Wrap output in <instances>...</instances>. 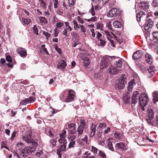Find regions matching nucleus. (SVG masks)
Listing matches in <instances>:
<instances>
[{
    "mask_svg": "<svg viewBox=\"0 0 158 158\" xmlns=\"http://www.w3.org/2000/svg\"><path fill=\"white\" fill-rule=\"evenodd\" d=\"M35 156L37 157H40L41 158H43L42 157L43 156V152L42 151H40L39 152H37L35 153ZM43 158H46L45 157H44Z\"/></svg>",
    "mask_w": 158,
    "mask_h": 158,
    "instance_id": "obj_36",
    "label": "nucleus"
},
{
    "mask_svg": "<svg viewBox=\"0 0 158 158\" xmlns=\"http://www.w3.org/2000/svg\"><path fill=\"white\" fill-rule=\"evenodd\" d=\"M16 131H14L11 135V136L10 138L11 140L13 139L16 136Z\"/></svg>",
    "mask_w": 158,
    "mask_h": 158,
    "instance_id": "obj_62",
    "label": "nucleus"
},
{
    "mask_svg": "<svg viewBox=\"0 0 158 158\" xmlns=\"http://www.w3.org/2000/svg\"><path fill=\"white\" fill-rule=\"evenodd\" d=\"M76 128H73L72 130H69L68 131L69 133L71 135H73L76 133Z\"/></svg>",
    "mask_w": 158,
    "mask_h": 158,
    "instance_id": "obj_48",
    "label": "nucleus"
},
{
    "mask_svg": "<svg viewBox=\"0 0 158 158\" xmlns=\"http://www.w3.org/2000/svg\"><path fill=\"white\" fill-rule=\"evenodd\" d=\"M95 155L92 152L87 151L85 152L83 155L82 158H94Z\"/></svg>",
    "mask_w": 158,
    "mask_h": 158,
    "instance_id": "obj_14",
    "label": "nucleus"
},
{
    "mask_svg": "<svg viewBox=\"0 0 158 158\" xmlns=\"http://www.w3.org/2000/svg\"><path fill=\"white\" fill-rule=\"evenodd\" d=\"M122 136V135L119 133L115 132L114 134V136L115 138L118 139H121Z\"/></svg>",
    "mask_w": 158,
    "mask_h": 158,
    "instance_id": "obj_41",
    "label": "nucleus"
},
{
    "mask_svg": "<svg viewBox=\"0 0 158 158\" xmlns=\"http://www.w3.org/2000/svg\"><path fill=\"white\" fill-rule=\"evenodd\" d=\"M96 126L95 125H93L91 127L90 130V136L91 137H93L95 136L96 133Z\"/></svg>",
    "mask_w": 158,
    "mask_h": 158,
    "instance_id": "obj_22",
    "label": "nucleus"
},
{
    "mask_svg": "<svg viewBox=\"0 0 158 158\" xmlns=\"http://www.w3.org/2000/svg\"><path fill=\"white\" fill-rule=\"evenodd\" d=\"M66 125L68 127L69 129L76 128V125L74 123L66 124Z\"/></svg>",
    "mask_w": 158,
    "mask_h": 158,
    "instance_id": "obj_38",
    "label": "nucleus"
},
{
    "mask_svg": "<svg viewBox=\"0 0 158 158\" xmlns=\"http://www.w3.org/2000/svg\"><path fill=\"white\" fill-rule=\"evenodd\" d=\"M89 12L91 14L92 16H94L95 14V11L94 10V7L92 6V7L89 10Z\"/></svg>",
    "mask_w": 158,
    "mask_h": 158,
    "instance_id": "obj_54",
    "label": "nucleus"
},
{
    "mask_svg": "<svg viewBox=\"0 0 158 158\" xmlns=\"http://www.w3.org/2000/svg\"><path fill=\"white\" fill-rule=\"evenodd\" d=\"M139 94L137 91H134L133 93L132 97V103L135 104L137 102L139 99Z\"/></svg>",
    "mask_w": 158,
    "mask_h": 158,
    "instance_id": "obj_10",
    "label": "nucleus"
},
{
    "mask_svg": "<svg viewBox=\"0 0 158 158\" xmlns=\"http://www.w3.org/2000/svg\"><path fill=\"white\" fill-rule=\"evenodd\" d=\"M98 149L94 147H92L91 151L90 152H92L93 153H94L95 155V156H96V154L97 152V151L98 150Z\"/></svg>",
    "mask_w": 158,
    "mask_h": 158,
    "instance_id": "obj_43",
    "label": "nucleus"
},
{
    "mask_svg": "<svg viewBox=\"0 0 158 158\" xmlns=\"http://www.w3.org/2000/svg\"><path fill=\"white\" fill-rule=\"evenodd\" d=\"M110 127H108L107 129L105 130L104 131L103 133L104 134H107L110 131Z\"/></svg>",
    "mask_w": 158,
    "mask_h": 158,
    "instance_id": "obj_64",
    "label": "nucleus"
},
{
    "mask_svg": "<svg viewBox=\"0 0 158 158\" xmlns=\"http://www.w3.org/2000/svg\"><path fill=\"white\" fill-rule=\"evenodd\" d=\"M147 115L146 117V120L147 123L149 124L154 126L153 119L154 116V111L151 108H148L147 110Z\"/></svg>",
    "mask_w": 158,
    "mask_h": 158,
    "instance_id": "obj_4",
    "label": "nucleus"
},
{
    "mask_svg": "<svg viewBox=\"0 0 158 158\" xmlns=\"http://www.w3.org/2000/svg\"><path fill=\"white\" fill-rule=\"evenodd\" d=\"M85 129V128L82 127H81L78 126L77 129V131L78 133V135L79 136L81 135L83 133L84 130Z\"/></svg>",
    "mask_w": 158,
    "mask_h": 158,
    "instance_id": "obj_30",
    "label": "nucleus"
},
{
    "mask_svg": "<svg viewBox=\"0 0 158 158\" xmlns=\"http://www.w3.org/2000/svg\"><path fill=\"white\" fill-rule=\"evenodd\" d=\"M109 73L110 75L116 74L118 72L117 69L114 67L109 65V68H108Z\"/></svg>",
    "mask_w": 158,
    "mask_h": 158,
    "instance_id": "obj_15",
    "label": "nucleus"
},
{
    "mask_svg": "<svg viewBox=\"0 0 158 158\" xmlns=\"http://www.w3.org/2000/svg\"><path fill=\"white\" fill-rule=\"evenodd\" d=\"M64 25V23L62 22H57L56 24V27L60 28Z\"/></svg>",
    "mask_w": 158,
    "mask_h": 158,
    "instance_id": "obj_50",
    "label": "nucleus"
},
{
    "mask_svg": "<svg viewBox=\"0 0 158 158\" xmlns=\"http://www.w3.org/2000/svg\"><path fill=\"white\" fill-rule=\"evenodd\" d=\"M39 19L40 20V23L41 25H43L46 24L47 23L46 19L45 17H40Z\"/></svg>",
    "mask_w": 158,
    "mask_h": 158,
    "instance_id": "obj_28",
    "label": "nucleus"
},
{
    "mask_svg": "<svg viewBox=\"0 0 158 158\" xmlns=\"http://www.w3.org/2000/svg\"><path fill=\"white\" fill-rule=\"evenodd\" d=\"M17 149H18L20 153L21 151H23V150L24 149V147L23 143H18L17 144Z\"/></svg>",
    "mask_w": 158,
    "mask_h": 158,
    "instance_id": "obj_27",
    "label": "nucleus"
},
{
    "mask_svg": "<svg viewBox=\"0 0 158 158\" xmlns=\"http://www.w3.org/2000/svg\"><path fill=\"white\" fill-rule=\"evenodd\" d=\"M45 45L44 44H43L41 46V48L40 50V52L42 53L45 52L48 55L49 53L47 49L45 48Z\"/></svg>",
    "mask_w": 158,
    "mask_h": 158,
    "instance_id": "obj_32",
    "label": "nucleus"
},
{
    "mask_svg": "<svg viewBox=\"0 0 158 158\" xmlns=\"http://www.w3.org/2000/svg\"><path fill=\"white\" fill-rule=\"evenodd\" d=\"M126 75L122 74L115 85V88L118 89L124 88V85L127 83Z\"/></svg>",
    "mask_w": 158,
    "mask_h": 158,
    "instance_id": "obj_3",
    "label": "nucleus"
},
{
    "mask_svg": "<svg viewBox=\"0 0 158 158\" xmlns=\"http://www.w3.org/2000/svg\"><path fill=\"white\" fill-rule=\"evenodd\" d=\"M67 142L63 144L60 146V149L62 151H64L65 150L66 144Z\"/></svg>",
    "mask_w": 158,
    "mask_h": 158,
    "instance_id": "obj_45",
    "label": "nucleus"
},
{
    "mask_svg": "<svg viewBox=\"0 0 158 158\" xmlns=\"http://www.w3.org/2000/svg\"><path fill=\"white\" fill-rule=\"evenodd\" d=\"M146 13L141 10L139 11L136 14V19L138 22H140L141 20H143L146 17Z\"/></svg>",
    "mask_w": 158,
    "mask_h": 158,
    "instance_id": "obj_7",
    "label": "nucleus"
},
{
    "mask_svg": "<svg viewBox=\"0 0 158 158\" xmlns=\"http://www.w3.org/2000/svg\"><path fill=\"white\" fill-rule=\"evenodd\" d=\"M73 23L74 25V29L75 30H77V28H80V25H79L77 23V22L76 20H74L73 21Z\"/></svg>",
    "mask_w": 158,
    "mask_h": 158,
    "instance_id": "obj_37",
    "label": "nucleus"
},
{
    "mask_svg": "<svg viewBox=\"0 0 158 158\" xmlns=\"http://www.w3.org/2000/svg\"><path fill=\"white\" fill-rule=\"evenodd\" d=\"M74 3V0H68V5L69 7H71L73 6Z\"/></svg>",
    "mask_w": 158,
    "mask_h": 158,
    "instance_id": "obj_47",
    "label": "nucleus"
},
{
    "mask_svg": "<svg viewBox=\"0 0 158 158\" xmlns=\"http://www.w3.org/2000/svg\"><path fill=\"white\" fill-rule=\"evenodd\" d=\"M123 99L125 103H127L131 101V97L129 93H126L123 96Z\"/></svg>",
    "mask_w": 158,
    "mask_h": 158,
    "instance_id": "obj_18",
    "label": "nucleus"
},
{
    "mask_svg": "<svg viewBox=\"0 0 158 158\" xmlns=\"http://www.w3.org/2000/svg\"><path fill=\"white\" fill-rule=\"evenodd\" d=\"M96 18L95 17H92L90 19H85L87 20L88 22H89L90 21H95L96 20Z\"/></svg>",
    "mask_w": 158,
    "mask_h": 158,
    "instance_id": "obj_59",
    "label": "nucleus"
},
{
    "mask_svg": "<svg viewBox=\"0 0 158 158\" xmlns=\"http://www.w3.org/2000/svg\"><path fill=\"white\" fill-rule=\"evenodd\" d=\"M119 13V11L116 8H113L111 9L108 12L107 16L109 17H113L116 16Z\"/></svg>",
    "mask_w": 158,
    "mask_h": 158,
    "instance_id": "obj_8",
    "label": "nucleus"
},
{
    "mask_svg": "<svg viewBox=\"0 0 158 158\" xmlns=\"http://www.w3.org/2000/svg\"><path fill=\"white\" fill-rule=\"evenodd\" d=\"M71 141L70 142L69 144V148H71L74 147V146L76 144V141L74 139L75 137L74 136H73Z\"/></svg>",
    "mask_w": 158,
    "mask_h": 158,
    "instance_id": "obj_25",
    "label": "nucleus"
},
{
    "mask_svg": "<svg viewBox=\"0 0 158 158\" xmlns=\"http://www.w3.org/2000/svg\"><path fill=\"white\" fill-rule=\"evenodd\" d=\"M135 85V83L134 82V81L131 80L128 83L127 88V90L128 91L127 93H130V92H131L132 89Z\"/></svg>",
    "mask_w": 158,
    "mask_h": 158,
    "instance_id": "obj_16",
    "label": "nucleus"
},
{
    "mask_svg": "<svg viewBox=\"0 0 158 158\" xmlns=\"http://www.w3.org/2000/svg\"><path fill=\"white\" fill-rule=\"evenodd\" d=\"M80 27L81 28V31L83 32H85L86 31L85 27L84 26L82 25H80Z\"/></svg>",
    "mask_w": 158,
    "mask_h": 158,
    "instance_id": "obj_57",
    "label": "nucleus"
},
{
    "mask_svg": "<svg viewBox=\"0 0 158 158\" xmlns=\"http://www.w3.org/2000/svg\"><path fill=\"white\" fill-rule=\"evenodd\" d=\"M86 123L84 119L81 118L80 120V124L78 126L85 129Z\"/></svg>",
    "mask_w": 158,
    "mask_h": 158,
    "instance_id": "obj_31",
    "label": "nucleus"
},
{
    "mask_svg": "<svg viewBox=\"0 0 158 158\" xmlns=\"http://www.w3.org/2000/svg\"><path fill=\"white\" fill-rule=\"evenodd\" d=\"M118 68H121L122 66V61L121 59H119L117 61H116L114 64Z\"/></svg>",
    "mask_w": 158,
    "mask_h": 158,
    "instance_id": "obj_35",
    "label": "nucleus"
},
{
    "mask_svg": "<svg viewBox=\"0 0 158 158\" xmlns=\"http://www.w3.org/2000/svg\"><path fill=\"white\" fill-rule=\"evenodd\" d=\"M115 148L116 149H118L123 150L126 148L125 144L123 142H119L116 143Z\"/></svg>",
    "mask_w": 158,
    "mask_h": 158,
    "instance_id": "obj_17",
    "label": "nucleus"
},
{
    "mask_svg": "<svg viewBox=\"0 0 158 158\" xmlns=\"http://www.w3.org/2000/svg\"><path fill=\"white\" fill-rule=\"evenodd\" d=\"M54 1V6L55 8H56L58 7L59 1L58 0H53Z\"/></svg>",
    "mask_w": 158,
    "mask_h": 158,
    "instance_id": "obj_49",
    "label": "nucleus"
},
{
    "mask_svg": "<svg viewBox=\"0 0 158 158\" xmlns=\"http://www.w3.org/2000/svg\"><path fill=\"white\" fill-rule=\"evenodd\" d=\"M139 6L141 7V8L144 10L145 11H147L148 10L149 7L147 4L143 2H142Z\"/></svg>",
    "mask_w": 158,
    "mask_h": 158,
    "instance_id": "obj_23",
    "label": "nucleus"
},
{
    "mask_svg": "<svg viewBox=\"0 0 158 158\" xmlns=\"http://www.w3.org/2000/svg\"><path fill=\"white\" fill-rule=\"evenodd\" d=\"M62 10L60 8H59L57 10L56 12L59 15H62L63 13Z\"/></svg>",
    "mask_w": 158,
    "mask_h": 158,
    "instance_id": "obj_56",
    "label": "nucleus"
},
{
    "mask_svg": "<svg viewBox=\"0 0 158 158\" xmlns=\"http://www.w3.org/2000/svg\"><path fill=\"white\" fill-rule=\"evenodd\" d=\"M108 57L115 58V56L111 57L106 56L102 57L100 63V68L101 69H106L107 66L110 64V62Z\"/></svg>",
    "mask_w": 158,
    "mask_h": 158,
    "instance_id": "obj_6",
    "label": "nucleus"
},
{
    "mask_svg": "<svg viewBox=\"0 0 158 158\" xmlns=\"http://www.w3.org/2000/svg\"><path fill=\"white\" fill-rule=\"evenodd\" d=\"M152 6L154 7L158 6V0H153L152 3Z\"/></svg>",
    "mask_w": 158,
    "mask_h": 158,
    "instance_id": "obj_39",
    "label": "nucleus"
},
{
    "mask_svg": "<svg viewBox=\"0 0 158 158\" xmlns=\"http://www.w3.org/2000/svg\"><path fill=\"white\" fill-rule=\"evenodd\" d=\"M156 71V69L153 66H150L147 68V75L148 77H152L155 74Z\"/></svg>",
    "mask_w": 158,
    "mask_h": 158,
    "instance_id": "obj_9",
    "label": "nucleus"
},
{
    "mask_svg": "<svg viewBox=\"0 0 158 158\" xmlns=\"http://www.w3.org/2000/svg\"><path fill=\"white\" fill-rule=\"evenodd\" d=\"M59 141L61 143H64V144L66 142V139L65 137H62L58 139Z\"/></svg>",
    "mask_w": 158,
    "mask_h": 158,
    "instance_id": "obj_46",
    "label": "nucleus"
},
{
    "mask_svg": "<svg viewBox=\"0 0 158 158\" xmlns=\"http://www.w3.org/2000/svg\"><path fill=\"white\" fill-rule=\"evenodd\" d=\"M35 98L34 97H30L22 101L23 104L25 105L29 103H31L35 101Z\"/></svg>",
    "mask_w": 158,
    "mask_h": 158,
    "instance_id": "obj_20",
    "label": "nucleus"
},
{
    "mask_svg": "<svg viewBox=\"0 0 158 158\" xmlns=\"http://www.w3.org/2000/svg\"><path fill=\"white\" fill-rule=\"evenodd\" d=\"M55 49L56 51H57L58 53H59L60 54H62L61 49L60 48H59L57 45H56L55 46Z\"/></svg>",
    "mask_w": 158,
    "mask_h": 158,
    "instance_id": "obj_53",
    "label": "nucleus"
},
{
    "mask_svg": "<svg viewBox=\"0 0 158 158\" xmlns=\"http://www.w3.org/2000/svg\"><path fill=\"white\" fill-rule=\"evenodd\" d=\"M145 58L148 63L151 64L152 63L153 60L152 56L148 53L145 55Z\"/></svg>",
    "mask_w": 158,
    "mask_h": 158,
    "instance_id": "obj_24",
    "label": "nucleus"
},
{
    "mask_svg": "<svg viewBox=\"0 0 158 158\" xmlns=\"http://www.w3.org/2000/svg\"><path fill=\"white\" fill-rule=\"evenodd\" d=\"M6 60L7 61L9 62H11L12 61L11 57L9 55L6 56Z\"/></svg>",
    "mask_w": 158,
    "mask_h": 158,
    "instance_id": "obj_60",
    "label": "nucleus"
},
{
    "mask_svg": "<svg viewBox=\"0 0 158 158\" xmlns=\"http://www.w3.org/2000/svg\"><path fill=\"white\" fill-rule=\"evenodd\" d=\"M99 40L100 41V45L101 46H104L106 44L105 41L102 39H99Z\"/></svg>",
    "mask_w": 158,
    "mask_h": 158,
    "instance_id": "obj_61",
    "label": "nucleus"
},
{
    "mask_svg": "<svg viewBox=\"0 0 158 158\" xmlns=\"http://www.w3.org/2000/svg\"><path fill=\"white\" fill-rule=\"evenodd\" d=\"M75 93L73 90H69L68 97L66 99V102H69L73 101L75 97Z\"/></svg>",
    "mask_w": 158,
    "mask_h": 158,
    "instance_id": "obj_11",
    "label": "nucleus"
},
{
    "mask_svg": "<svg viewBox=\"0 0 158 158\" xmlns=\"http://www.w3.org/2000/svg\"><path fill=\"white\" fill-rule=\"evenodd\" d=\"M102 132H101L99 131L97 132L96 134V139L100 138L102 136Z\"/></svg>",
    "mask_w": 158,
    "mask_h": 158,
    "instance_id": "obj_58",
    "label": "nucleus"
},
{
    "mask_svg": "<svg viewBox=\"0 0 158 158\" xmlns=\"http://www.w3.org/2000/svg\"><path fill=\"white\" fill-rule=\"evenodd\" d=\"M35 150V147L33 146L27 147L24 148L23 151H21L20 153V155L23 157H26L28 155H31Z\"/></svg>",
    "mask_w": 158,
    "mask_h": 158,
    "instance_id": "obj_5",
    "label": "nucleus"
},
{
    "mask_svg": "<svg viewBox=\"0 0 158 158\" xmlns=\"http://www.w3.org/2000/svg\"><path fill=\"white\" fill-rule=\"evenodd\" d=\"M148 24L149 25V27H152L154 25V22L151 19H148L147 22Z\"/></svg>",
    "mask_w": 158,
    "mask_h": 158,
    "instance_id": "obj_42",
    "label": "nucleus"
},
{
    "mask_svg": "<svg viewBox=\"0 0 158 158\" xmlns=\"http://www.w3.org/2000/svg\"><path fill=\"white\" fill-rule=\"evenodd\" d=\"M33 31L34 33L36 35H39L38 30L37 29V27L35 26H34L33 27Z\"/></svg>",
    "mask_w": 158,
    "mask_h": 158,
    "instance_id": "obj_44",
    "label": "nucleus"
},
{
    "mask_svg": "<svg viewBox=\"0 0 158 158\" xmlns=\"http://www.w3.org/2000/svg\"><path fill=\"white\" fill-rule=\"evenodd\" d=\"M113 25L115 28H120L122 27V24L121 22L118 21L114 22Z\"/></svg>",
    "mask_w": 158,
    "mask_h": 158,
    "instance_id": "obj_29",
    "label": "nucleus"
},
{
    "mask_svg": "<svg viewBox=\"0 0 158 158\" xmlns=\"http://www.w3.org/2000/svg\"><path fill=\"white\" fill-rule=\"evenodd\" d=\"M98 155L102 157L103 158H106V154L103 152H102L101 151H99Z\"/></svg>",
    "mask_w": 158,
    "mask_h": 158,
    "instance_id": "obj_51",
    "label": "nucleus"
},
{
    "mask_svg": "<svg viewBox=\"0 0 158 158\" xmlns=\"http://www.w3.org/2000/svg\"><path fill=\"white\" fill-rule=\"evenodd\" d=\"M40 4L42 6L44 7H45L46 4L43 0H40Z\"/></svg>",
    "mask_w": 158,
    "mask_h": 158,
    "instance_id": "obj_63",
    "label": "nucleus"
},
{
    "mask_svg": "<svg viewBox=\"0 0 158 158\" xmlns=\"http://www.w3.org/2000/svg\"><path fill=\"white\" fill-rule=\"evenodd\" d=\"M31 20L30 19L23 18L22 20V22L25 25H28L31 22Z\"/></svg>",
    "mask_w": 158,
    "mask_h": 158,
    "instance_id": "obj_34",
    "label": "nucleus"
},
{
    "mask_svg": "<svg viewBox=\"0 0 158 158\" xmlns=\"http://www.w3.org/2000/svg\"><path fill=\"white\" fill-rule=\"evenodd\" d=\"M110 139H108L107 141H108V143L107 144V147L111 151H114V148L113 147L112 143L111 142L109 141Z\"/></svg>",
    "mask_w": 158,
    "mask_h": 158,
    "instance_id": "obj_33",
    "label": "nucleus"
},
{
    "mask_svg": "<svg viewBox=\"0 0 158 158\" xmlns=\"http://www.w3.org/2000/svg\"><path fill=\"white\" fill-rule=\"evenodd\" d=\"M139 101L141 109L143 111H145L146 106L149 101L148 95L144 93H142L139 96Z\"/></svg>",
    "mask_w": 158,
    "mask_h": 158,
    "instance_id": "obj_1",
    "label": "nucleus"
},
{
    "mask_svg": "<svg viewBox=\"0 0 158 158\" xmlns=\"http://www.w3.org/2000/svg\"><path fill=\"white\" fill-rule=\"evenodd\" d=\"M140 69L143 73H147V69H146V67L144 65H141L140 67Z\"/></svg>",
    "mask_w": 158,
    "mask_h": 158,
    "instance_id": "obj_40",
    "label": "nucleus"
},
{
    "mask_svg": "<svg viewBox=\"0 0 158 158\" xmlns=\"http://www.w3.org/2000/svg\"><path fill=\"white\" fill-rule=\"evenodd\" d=\"M50 143L52 144L53 147L56 145V141L54 139H51Z\"/></svg>",
    "mask_w": 158,
    "mask_h": 158,
    "instance_id": "obj_55",
    "label": "nucleus"
},
{
    "mask_svg": "<svg viewBox=\"0 0 158 158\" xmlns=\"http://www.w3.org/2000/svg\"><path fill=\"white\" fill-rule=\"evenodd\" d=\"M67 65L66 62L64 60H62L59 62L57 65L58 69H64Z\"/></svg>",
    "mask_w": 158,
    "mask_h": 158,
    "instance_id": "obj_21",
    "label": "nucleus"
},
{
    "mask_svg": "<svg viewBox=\"0 0 158 158\" xmlns=\"http://www.w3.org/2000/svg\"><path fill=\"white\" fill-rule=\"evenodd\" d=\"M153 40L155 42H158V31L154 32L152 34Z\"/></svg>",
    "mask_w": 158,
    "mask_h": 158,
    "instance_id": "obj_26",
    "label": "nucleus"
},
{
    "mask_svg": "<svg viewBox=\"0 0 158 158\" xmlns=\"http://www.w3.org/2000/svg\"><path fill=\"white\" fill-rule=\"evenodd\" d=\"M149 25L148 24V23H145L144 25V29L146 31L148 30L149 28H152V27H149Z\"/></svg>",
    "mask_w": 158,
    "mask_h": 158,
    "instance_id": "obj_52",
    "label": "nucleus"
},
{
    "mask_svg": "<svg viewBox=\"0 0 158 158\" xmlns=\"http://www.w3.org/2000/svg\"><path fill=\"white\" fill-rule=\"evenodd\" d=\"M17 51L20 56L23 58H25L27 56V53L25 48H19L17 49Z\"/></svg>",
    "mask_w": 158,
    "mask_h": 158,
    "instance_id": "obj_12",
    "label": "nucleus"
},
{
    "mask_svg": "<svg viewBox=\"0 0 158 158\" xmlns=\"http://www.w3.org/2000/svg\"><path fill=\"white\" fill-rule=\"evenodd\" d=\"M153 103L158 105V92L155 91L152 93Z\"/></svg>",
    "mask_w": 158,
    "mask_h": 158,
    "instance_id": "obj_19",
    "label": "nucleus"
},
{
    "mask_svg": "<svg viewBox=\"0 0 158 158\" xmlns=\"http://www.w3.org/2000/svg\"><path fill=\"white\" fill-rule=\"evenodd\" d=\"M144 53L142 51L139 50L135 52L133 55L132 58L133 60L139 59L143 55Z\"/></svg>",
    "mask_w": 158,
    "mask_h": 158,
    "instance_id": "obj_13",
    "label": "nucleus"
},
{
    "mask_svg": "<svg viewBox=\"0 0 158 158\" xmlns=\"http://www.w3.org/2000/svg\"><path fill=\"white\" fill-rule=\"evenodd\" d=\"M22 138L27 143H31L33 145H34L35 146L38 145L37 141L32 136L31 132H30L26 135H23Z\"/></svg>",
    "mask_w": 158,
    "mask_h": 158,
    "instance_id": "obj_2",
    "label": "nucleus"
}]
</instances>
